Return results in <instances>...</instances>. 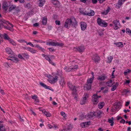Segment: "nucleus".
<instances>
[{
  "label": "nucleus",
  "mask_w": 131,
  "mask_h": 131,
  "mask_svg": "<svg viewBox=\"0 0 131 131\" xmlns=\"http://www.w3.org/2000/svg\"><path fill=\"white\" fill-rule=\"evenodd\" d=\"M78 22L75 18L73 17L71 18H68L65 21L64 26L67 28L70 27L71 25L75 28L78 25Z\"/></svg>",
  "instance_id": "1"
},
{
  "label": "nucleus",
  "mask_w": 131,
  "mask_h": 131,
  "mask_svg": "<svg viewBox=\"0 0 131 131\" xmlns=\"http://www.w3.org/2000/svg\"><path fill=\"white\" fill-rule=\"evenodd\" d=\"M97 23L99 25L103 27L106 26V22L103 20L100 17H98L97 20Z\"/></svg>",
  "instance_id": "2"
},
{
  "label": "nucleus",
  "mask_w": 131,
  "mask_h": 131,
  "mask_svg": "<svg viewBox=\"0 0 131 131\" xmlns=\"http://www.w3.org/2000/svg\"><path fill=\"white\" fill-rule=\"evenodd\" d=\"M68 86L70 89L72 90L73 91L72 94L73 95H75L76 93L77 90L76 88L74 86H73L70 82L68 83Z\"/></svg>",
  "instance_id": "3"
},
{
  "label": "nucleus",
  "mask_w": 131,
  "mask_h": 131,
  "mask_svg": "<svg viewBox=\"0 0 131 131\" xmlns=\"http://www.w3.org/2000/svg\"><path fill=\"white\" fill-rule=\"evenodd\" d=\"M93 104L94 105H96L99 102V100L97 98V93L94 94L92 96V99Z\"/></svg>",
  "instance_id": "4"
},
{
  "label": "nucleus",
  "mask_w": 131,
  "mask_h": 131,
  "mask_svg": "<svg viewBox=\"0 0 131 131\" xmlns=\"http://www.w3.org/2000/svg\"><path fill=\"white\" fill-rule=\"evenodd\" d=\"M121 102L119 101L116 102L113 104V109L115 111H117L120 109L121 106Z\"/></svg>",
  "instance_id": "5"
},
{
  "label": "nucleus",
  "mask_w": 131,
  "mask_h": 131,
  "mask_svg": "<svg viewBox=\"0 0 131 131\" xmlns=\"http://www.w3.org/2000/svg\"><path fill=\"white\" fill-rule=\"evenodd\" d=\"M50 78V79L49 80V82L54 83L57 81L58 77L57 76H55L53 78L52 76L51 75L49 76V78Z\"/></svg>",
  "instance_id": "6"
},
{
  "label": "nucleus",
  "mask_w": 131,
  "mask_h": 131,
  "mask_svg": "<svg viewBox=\"0 0 131 131\" xmlns=\"http://www.w3.org/2000/svg\"><path fill=\"white\" fill-rule=\"evenodd\" d=\"M85 49L83 46H81L78 47H74L73 50L75 51H78L80 52H82L84 51Z\"/></svg>",
  "instance_id": "7"
},
{
  "label": "nucleus",
  "mask_w": 131,
  "mask_h": 131,
  "mask_svg": "<svg viewBox=\"0 0 131 131\" xmlns=\"http://www.w3.org/2000/svg\"><path fill=\"white\" fill-rule=\"evenodd\" d=\"M113 23L114 24L115 28L114 29L116 30L119 27H120L121 25H120V23L118 20H114L113 21Z\"/></svg>",
  "instance_id": "8"
},
{
  "label": "nucleus",
  "mask_w": 131,
  "mask_h": 131,
  "mask_svg": "<svg viewBox=\"0 0 131 131\" xmlns=\"http://www.w3.org/2000/svg\"><path fill=\"white\" fill-rule=\"evenodd\" d=\"M91 123L90 121L88 122H83L80 124V126L82 128L86 127L89 125Z\"/></svg>",
  "instance_id": "9"
},
{
  "label": "nucleus",
  "mask_w": 131,
  "mask_h": 131,
  "mask_svg": "<svg viewBox=\"0 0 131 131\" xmlns=\"http://www.w3.org/2000/svg\"><path fill=\"white\" fill-rule=\"evenodd\" d=\"M80 24L81 30H84L86 28L87 25L86 23L84 22H82L80 23Z\"/></svg>",
  "instance_id": "10"
},
{
  "label": "nucleus",
  "mask_w": 131,
  "mask_h": 131,
  "mask_svg": "<svg viewBox=\"0 0 131 131\" xmlns=\"http://www.w3.org/2000/svg\"><path fill=\"white\" fill-rule=\"evenodd\" d=\"M8 6V3L7 2L5 1L3 2L2 4V8L3 9H5V11H6L7 8Z\"/></svg>",
  "instance_id": "11"
},
{
  "label": "nucleus",
  "mask_w": 131,
  "mask_h": 131,
  "mask_svg": "<svg viewBox=\"0 0 131 131\" xmlns=\"http://www.w3.org/2000/svg\"><path fill=\"white\" fill-rule=\"evenodd\" d=\"M95 114L94 112H90V113L87 114L86 116L87 119L91 118L95 116Z\"/></svg>",
  "instance_id": "12"
},
{
  "label": "nucleus",
  "mask_w": 131,
  "mask_h": 131,
  "mask_svg": "<svg viewBox=\"0 0 131 131\" xmlns=\"http://www.w3.org/2000/svg\"><path fill=\"white\" fill-rule=\"evenodd\" d=\"M92 59L95 62H98L100 60V58L97 55H95L92 57Z\"/></svg>",
  "instance_id": "13"
},
{
  "label": "nucleus",
  "mask_w": 131,
  "mask_h": 131,
  "mask_svg": "<svg viewBox=\"0 0 131 131\" xmlns=\"http://www.w3.org/2000/svg\"><path fill=\"white\" fill-rule=\"evenodd\" d=\"M78 68V65H75L73 68H71L70 70H66V71L67 72H69L70 71H73L77 70V69Z\"/></svg>",
  "instance_id": "14"
},
{
  "label": "nucleus",
  "mask_w": 131,
  "mask_h": 131,
  "mask_svg": "<svg viewBox=\"0 0 131 131\" xmlns=\"http://www.w3.org/2000/svg\"><path fill=\"white\" fill-rule=\"evenodd\" d=\"M9 60H10L15 63H17L19 60L17 58L15 57H11L10 59H9Z\"/></svg>",
  "instance_id": "15"
},
{
  "label": "nucleus",
  "mask_w": 131,
  "mask_h": 131,
  "mask_svg": "<svg viewBox=\"0 0 131 131\" xmlns=\"http://www.w3.org/2000/svg\"><path fill=\"white\" fill-rule=\"evenodd\" d=\"M90 11L87 12L88 13L86 15H88L89 16H93L94 15L95 13L94 11L92 10L91 9L89 10Z\"/></svg>",
  "instance_id": "16"
},
{
  "label": "nucleus",
  "mask_w": 131,
  "mask_h": 131,
  "mask_svg": "<svg viewBox=\"0 0 131 131\" xmlns=\"http://www.w3.org/2000/svg\"><path fill=\"white\" fill-rule=\"evenodd\" d=\"M39 3L38 6L39 7H42L44 4L45 3V0H39Z\"/></svg>",
  "instance_id": "17"
},
{
  "label": "nucleus",
  "mask_w": 131,
  "mask_h": 131,
  "mask_svg": "<svg viewBox=\"0 0 131 131\" xmlns=\"http://www.w3.org/2000/svg\"><path fill=\"white\" fill-rule=\"evenodd\" d=\"M114 83V82H113L111 80H110L107 82V85L109 87L112 86L113 83Z\"/></svg>",
  "instance_id": "18"
},
{
  "label": "nucleus",
  "mask_w": 131,
  "mask_h": 131,
  "mask_svg": "<svg viewBox=\"0 0 131 131\" xmlns=\"http://www.w3.org/2000/svg\"><path fill=\"white\" fill-rule=\"evenodd\" d=\"M47 18L44 17H43V19H42V23L43 25H45L47 23Z\"/></svg>",
  "instance_id": "19"
},
{
  "label": "nucleus",
  "mask_w": 131,
  "mask_h": 131,
  "mask_svg": "<svg viewBox=\"0 0 131 131\" xmlns=\"http://www.w3.org/2000/svg\"><path fill=\"white\" fill-rule=\"evenodd\" d=\"M114 44L118 47H123V44L122 42L114 43Z\"/></svg>",
  "instance_id": "20"
},
{
  "label": "nucleus",
  "mask_w": 131,
  "mask_h": 131,
  "mask_svg": "<svg viewBox=\"0 0 131 131\" xmlns=\"http://www.w3.org/2000/svg\"><path fill=\"white\" fill-rule=\"evenodd\" d=\"M125 0H119L118 2V7H120L123 4Z\"/></svg>",
  "instance_id": "21"
},
{
  "label": "nucleus",
  "mask_w": 131,
  "mask_h": 131,
  "mask_svg": "<svg viewBox=\"0 0 131 131\" xmlns=\"http://www.w3.org/2000/svg\"><path fill=\"white\" fill-rule=\"evenodd\" d=\"M118 85V83H116L115 85H113L112 87L111 90L112 91H114L116 88L117 86Z\"/></svg>",
  "instance_id": "22"
},
{
  "label": "nucleus",
  "mask_w": 131,
  "mask_h": 131,
  "mask_svg": "<svg viewBox=\"0 0 131 131\" xmlns=\"http://www.w3.org/2000/svg\"><path fill=\"white\" fill-rule=\"evenodd\" d=\"M27 49L29 51L31 52L32 53H36L37 51L36 50H34L33 48L30 47H28Z\"/></svg>",
  "instance_id": "23"
},
{
  "label": "nucleus",
  "mask_w": 131,
  "mask_h": 131,
  "mask_svg": "<svg viewBox=\"0 0 131 131\" xmlns=\"http://www.w3.org/2000/svg\"><path fill=\"white\" fill-rule=\"evenodd\" d=\"M104 105V103L102 102L99 103L98 105V107L100 109H101L102 108Z\"/></svg>",
  "instance_id": "24"
},
{
  "label": "nucleus",
  "mask_w": 131,
  "mask_h": 131,
  "mask_svg": "<svg viewBox=\"0 0 131 131\" xmlns=\"http://www.w3.org/2000/svg\"><path fill=\"white\" fill-rule=\"evenodd\" d=\"M113 119L114 118L113 117H112L111 119L110 118L108 119V122L109 123H111L110 125L111 126H112L113 125L114 123V122L113 121Z\"/></svg>",
  "instance_id": "25"
},
{
  "label": "nucleus",
  "mask_w": 131,
  "mask_h": 131,
  "mask_svg": "<svg viewBox=\"0 0 131 131\" xmlns=\"http://www.w3.org/2000/svg\"><path fill=\"white\" fill-rule=\"evenodd\" d=\"M16 5H12L9 9L8 10L9 12H11L13 10H14L15 8H16Z\"/></svg>",
  "instance_id": "26"
},
{
  "label": "nucleus",
  "mask_w": 131,
  "mask_h": 131,
  "mask_svg": "<svg viewBox=\"0 0 131 131\" xmlns=\"http://www.w3.org/2000/svg\"><path fill=\"white\" fill-rule=\"evenodd\" d=\"M3 36L4 39L6 40H9L10 39L8 36L7 34L5 33H4L3 35Z\"/></svg>",
  "instance_id": "27"
},
{
  "label": "nucleus",
  "mask_w": 131,
  "mask_h": 131,
  "mask_svg": "<svg viewBox=\"0 0 131 131\" xmlns=\"http://www.w3.org/2000/svg\"><path fill=\"white\" fill-rule=\"evenodd\" d=\"M40 85L41 86H43V87L45 88L46 89H49L50 90V89H49V86H47L46 84H45L43 83L42 82H40Z\"/></svg>",
  "instance_id": "28"
},
{
  "label": "nucleus",
  "mask_w": 131,
  "mask_h": 131,
  "mask_svg": "<svg viewBox=\"0 0 131 131\" xmlns=\"http://www.w3.org/2000/svg\"><path fill=\"white\" fill-rule=\"evenodd\" d=\"M94 78V75H93L92 77L88 80L87 82L88 83L91 84L92 82L93 81Z\"/></svg>",
  "instance_id": "29"
},
{
  "label": "nucleus",
  "mask_w": 131,
  "mask_h": 131,
  "mask_svg": "<svg viewBox=\"0 0 131 131\" xmlns=\"http://www.w3.org/2000/svg\"><path fill=\"white\" fill-rule=\"evenodd\" d=\"M97 79L100 81H102L104 80L105 79V77L104 76H100L98 77Z\"/></svg>",
  "instance_id": "30"
},
{
  "label": "nucleus",
  "mask_w": 131,
  "mask_h": 131,
  "mask_svg": "<svg viewBox=\"0 0 131 131\" xmlns=\"http://www.w3.org/2000/svg\"><path fill=\"white\" fill-rule=\"evenodd\" d=\"M20 8L18 6H16V8H15L14 10L16 13H18L20 11Z\"/></svg>",
  "instance_id": "31"
},
{
  "label": "nucleus",
  "mask_w": 131,
  "mask_h": 131,
  "mask_svg": "<svg viewBox=\"0 0 131 131\" xmlns=\"http://www.w3.org/2000/svg\"><path fill=\"white\" fill-rule=\"evenodd\" d=\"M10 26H4V28H6L7 29L11 31H14V29L12 28V27H10Z\"/></svg>",
  "instance_id": "32"
},
{
  "label": "nucleus",
  "mask_w": 131,
  "mask_h": 131,
  "mask_svg": "<svg viewBox=\"0 0 131 131\" xmlns=\"http://www.w3.org/2000/svg\"><path fill=\"white\" fill-rule=\"evenodd\" d=\"M85 88H86V89L87 90H89L91 88V85L90 84H86L85 86Z\"/></svg>",
  "instance_id": "33"
},
{
  "label": "nucleus",
  "mask_w": 131,
  "mask_h": 131,
  "mask_svg": "<svg viewBox=\"0 0 131 131\" xmlns=\"http://www.w3.org/2000/svg\"><path fill=\"white\" fill-rule=\"evenodd\" d=\"M113 58L112 57L110 56L107 58L108 60L107 61V62L109 63H111Z\"/></svg>",
  "instance_id": "34"
},
{
  "label": "nucleus",
  "mask_w": 131,
  "mask_h": 131,
  "mask_svg": "<svg viewBox=\"0 0 131 131\" xmlns=\"http://www.w3.org/2000/svg\"><path fill=\"white\" fill-rule=\"evenodd\" d=\"M59 83L62 86L65 84V82L64 80L63 79H62L61 78V81H60Z\"/></svg>",
  "instance_id": "35"
},
{
  "label": "nucleus",
  "mask_w": 131,
  "mask_h": 131,
  "mask_svg": "<svg viewBox=\"0 0 131 131\" xmlns=\"http://www.w3.org/2000/svg\"><path fill=\"white\" fill-rule=\"evenodd\" d=\"M4 24H6L8 26V24L10 25L12 27H13V24H10L7 21L5 20H4Z\"/></svg>",
  "instance_id": "36"
},
{
  "label": "nucleus",
  "mask_w": 131,
  "mask_h": 131,
  "mask_svg": "<svg viewBox=\"0 0 131 131\" xmlns=\"http://www.w3.org/2000/svg\"><path fill=\"white\" fill-rule=\"evenodd\" d=\"M44 114H45V115L47 117H49L51 116V114H50L49 113V112H47L46 111H44V112L43 113Z\"/></svg>",
  "instance_id": "37"
},
{
  "label": "nucleus",
  "mask_w": 131,
  "mask_h": 131,
  "mask_svg": "<svg viewBox=\"0 0 131 131\" xmlns=\"http://www.w3.org/2000/svg\"><path fill=\"white\" fill-rule=\"evenodd\" d=\"M9 41L13 45L15 46L16 45V43L13 41V40L10 39L9 40Z\"/></svg>",
  "instance_id": "38"
},
{
  "label": "nucleus",
  "mask_w": 131,
  "mask_h": 131,
  "mask_svg": "<svg viewBox=\"0 0 131 131\" xmlns=\"http://www.w3.org/2000/svg\"><path fill=\"white\" fill-rule=\"evenodd\" d=\"M4 20L2 21L1 20H0V29H1V26L2 25L3 26H4Z\"/></svg>",
  "instance_id": "39"
},
{
  "label": "nucleus",
  "mask_w": 131,
  "mask_h": 131,
  "mask_svg": "<svg viewBox=\"0 0 131 131\" xmlns=\"http://www.w3.org/2000/svg\"><path fill=\"white\" fill-rule=\"evenodd\" d=\"M58 2L57 0H53L52 1V3L53 4V5H57Z\"/></svg>",
  "instance_id": "40"
},
{
  "label": "nucleus",
  "mask_w": 131,
  "mask_h": 131,
  "mask_svg": "<svg viewBox=\"0 0 131 131\" xmlns=\"http://www.w3.org/2000/svg\"><path fill=\"white\" fill-rule=\"evenodd\" d=\"M49 45H51L52 46H56V42H49Z\"/></svg>",
  "instance_id": "41"
},
{
  "label": "nucleus",
  "mask_w": 131,
  "mask_h": 131,
  "mask_svg": "<svg viewBox=\"0 0 131 131\" xmlns=\"http://www.w3.org/2000/svg\"><path fill=\"white\" fill-rule=\"evenodd\" d=\"M56 46H63L64 44L62 43H59L56 42Z\"/></svg>",
  "instance_id": "42"
},
{
  "label": "nucleus",
  "mask_w": 131,
  "mask_h": 131,
  "mask_svg": "<svg viewBox=\"0 0 131 131\" xmlns=\"http://www.w3.org/2000/svg\"><path fill=\"white\" fill-rule=\"evenodd\" d=\"M23 55L26 58L28 59L29 57V56L27 54L24 53L23 54Z\"/></svg>",
  "instance_id": "43"
},
{
  "label": "nucleus",
  "mask_w": 131,
  "mask_h": 131,
  "mask_svg": "<svg viewBox=\"0 0 131 131\" xmlns=\"http://www.w3.org/2000/svg\"><path fill=\"white\" fill-rule=\"evenodd\" d=\"M42 55L43 56H44V57H45V59L47 60H48L49 61V60H50V58L48 56L45 55L44 54H43Z\"/></svg>",
  "instance_id": "44"
},
{
  "label": "nucleus",
  "mask_w": 131,
  "mask_h": 131,
  "mask_svg": "<svg viewBox=\"0 0 131 131\" xmlns=\"http://www.w3.org/2000/svg\"><path fill=\"white\" fill-rule=\"evenodd\" d=\"M61 114L64 118H65L66 116V114L64 112H61L60 113Z\"/></svg>",
  "instance_id": "45"
},
{
  "label": "nucleus",
  "mask_w": 131,
  "mask_h": 131,
  "mask_svg": "<svg viewBox=\"0 0 131 131\" xmlns=\"http://www.w3.org/2000/svg\"><path fill=\"white\" fill-rule=\"evenodd\" d=\"M126 33H131V30H130L128 28H126Z\"/></svg>",
  "instance_id": "46"
},
{
  "label": "nucleus",
  "mask_w": 131,
  "mask_h": 131,
  "mask_svg": "<svg viewBox=\"0 0 131 131\" xmlns=\"http://www.w3.org/2000/svg\"><path fill=\"white\" fill-rule=\"evenodd\" d=\"M31 97L32 99L34 100L36 98H37V96L35 95H32L31 96Z\"/></svg>",
  "instance_id": "47"
},
{
  "label": "nucleus",
  "mask_w": 131,
  "mask_h": 131,
  "mask_svg": "<svg viewBox=\"0 0 131 131\" xmlns=\"http://www.w3.org/2000/svg\"><path fill=\"white\" fill-rule=\"evenodd\" d=\"M123 92L124 93H125L126 94H127L129 92V91L128 90H127L126 89H125L123 90Z\"/></svg>",
  "instance_id": "48"
},
{
  "label": "nucleus",
  "mask_w": 131,
  "mask_h": 131,
  "mask_svg": "<svg viewBox=\"0 0 131 131\" xmlns=\"http://www.w3.org/2000/svg\"><path fill=\"white\" fill-rule=\"evenodd\" d=\"M55 23L56 25H59L60 24V21L59 20H56L55 21Z\"/></svg>",
  "instance_id": "49"
},
{
  "label": "nucleus",
  "mask_w": 131,
  "mask_h": 131,
  "mask_svg": "<svg viewBox=\"0 0 131 131\" xmlns=\"http://www.w3.org/2000/svg\"><path fill=\"white\" fill-rule=\"evenodd\" d=\"M26 43H27V45H29L30 46H31L32 47H34V46L33 45V44H32L31 43V42H29L28 43H27V42Z\"/></svg>",
  "instance_id": "50"
},
{
  "label": "nucleus",
  "mask_w": 131,
  "mask_h": 131,
  "mask_svg": "<svg viewBox=\"0 0 131 131\" xmlns=\"http://www.w3.org/2000/svg\"><path fill=\"white\" fill-rule=\"evenodd\" d=\"M18 57L20 59H24V58L21 55V54H19L18 55Z\"/></svg>",
  "instance_id": "51"
},
{
  "label": "nucleus",
  "mask_w": 131,
  "mask_h": 131,
  "mask_svg": "<svg viewBox=\"0 0 131 131\" xmlns=\"http://www.w3.org/2000/svg\"><path fill=\"white\" fill-rule=\"evenodd\" d=\"M101 13L102 14H103L104 15H106V11H103V12H102Z\"/></svg>",
  "instance_id": "52"
},
{
  "label": "nucleus",
  "mask_w": 131,
  "mask_h": 131,
  "mask_svg": "<svg viewBox=\"0 0 131 131\" xmlns=\"http://www.w3.org/2000/svg\"><path fill=\"white\" fill-rule=\"evenodd\" d=\"M85 102V101H83V100H81L80 101V104L81 105H83L84 104Z\"/></svg>",
  "instance_id": "53"
},
{
  "label": "nucleus",
  "mask_w": 131,
  "mask_h": 131,
  "mask_svg": "<svg viewBox=\"0 0 131 131\" xmlns=\"http://www.w3.org/2000/svg\"><path fill=\"white\" fill-rule=\"evenodd\" d=\"M49 62L52 65H54L55 63H53L52 61L51 60H49Z\"/></svg>",
  "instance_id": "54"
},
{
  "label": "nucleus",
  "mask_w": 131,
  "mask_h": 131,
  "mask_svg": "<svg viewBox=\"0 0 131 131\" xmlns=\"http://www.w3.org/2000/svg\"><path fill=\"white\" fill-rule=\"evenodd\" d=\"M0 92H1V93L2 95H4L5 94V93L4 92V90H2V89L0 90Z\"/></svg>",
  "instance_id": "55"
},
{
  "label": "nucleus",
  "mask_w": 131,
  "mask_h": 131,
  "mask_svg": "<svg viewBox=\"0 0 131 131\" xmlns=\"http://www.w3.org/2000/svg\"><path fill=\"white\" fill-rule=\"evenodd\" d=\"M25 98L27 100H29V98L28 97L27 95V94L25 95Z\"/></svg>",
  "instance_id": "56"
},
{
  "label": "nucleus",
  "mask_w": 131,
  "mask_h": 131,
  "mask_svg": "<svg viewBox=\"0 0 131 131\" xmlns=\"http://www.w3.org/2000/svg\"><path fill=\"white\" fill-rule=\"evenodd\" d=\"M4 128L3 127V125H1L0 126V131H2L3 129Z\"/></svg>",
  "instance_id": "57"
},
{
  "label": "nucleus",
  "mask_w": 131,
  "mask_h": 131,
  "mask_svg": "<svg viewBox=\"0 0 131 131\" xmlns=\"http://www.w3.org/2000/svg\"><path fill=\"white\" fill-rule=\"evenodd\" d=\"M125 120L123 119H122L120 121V123H122L123 124H124L125 123Z\"/></svg>",
  "instance_id": "58"
},
{
  "label": "nucleus",
  "mask_w": 131,
  "mask_h": 131,
  "mask_svg": "<svg viewBox=\"0 0 131 131\" xmlns=\"http://www.w3.org/2000/svg\"><path fill=\"white\" fill-rule=\"evenodd\" d=\"M39 24L38 23H36L34 24L33 26L35 27H37L39 26Z\"/></svg>",
  "instance_id": "59"
},
{
  "label": "nucleus",
  "mask_w": 131,
  "mask_h": 131,
  "mask_svg": "<svg viewBox=\"0 0 131 131\" xmlns=\"http://www.w3.org/2000/svg\"><path fill=\"white\" fill-rule=\"evenodd\" d=\"M92 1L93 4H96L97 2V0H92Z\"/></svg>",
  "instance_id": "60"
},
{
  "label": "nucleus",
  "mask_w": 131,
  "mask_h": 131,
  "mask_svg": "<svg viewBox=\"0 0 131 131\" xmlns=\"http://www.w3.org/2000/svg\"><path fill=\"white\" fill-rule=\"evenodd\" d=\"M49 51L51 52H52L54 51V49L52 48H49Z\"/></svg>",
  "instance_id": "61"
},
{
  "label": "nucleus",
  "mask_w": 131,
  "mask_h": 131,
  "mask_svg": "<svg viewBox=\"0 0 131 131\" xmlns=\"http://www.w3.org/2000/svg\"><path fill=\"white\" fill-rule=\"evenodd\" d=\"M18 1L21 3H24L25 2L24 0H18Z\"/></svg>",
  "instance_id": "62"
},
{
  "label": "nucleus",
  "mask_w": 131,
  "mask_h": 131,
  "mask_svg": "<svg viewBox=\"0 0 131 131\" xmlns=\"http://www.w3.org/2000/svg\"><path fill=\"white\" fill-rule=\"evenodd\" d=\"M124 111L125 112V113H127V112H129L130 111L129 110H126L125 109V110H124Z\"/></svg>",
  "instance_id": "63"
},
{
  "label": "nucleus",
  "mask_w": 131,
  "mask_h": 131,
  "mask_svg": "<svg viewBox=\"0 0 131 131\" xmlns=\"http://www.w3.org/2000/svg\"><path fill=\"white\" fill-rule=\"evenodd\" d=\"M129 102H127L126 103L125 106H127L129 105Z\"/></svg>",
  "instance_id": "64"
}]
</instances>
